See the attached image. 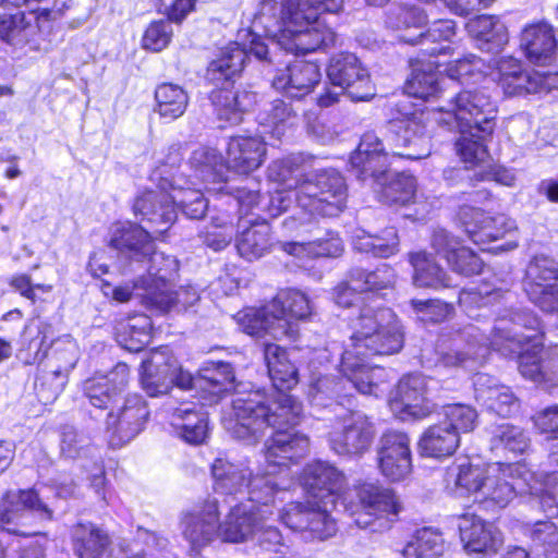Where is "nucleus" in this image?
<instances>
[{"label":"nucleus","instance_id":"nucleus-45","mask_svg":"<svg viewBox=\"0 0 558 558\" xmlns=\"http://www.w3.org/2000/svg\"><path fill=\"white\" fill-rule=\"evenodd\" d=\"M270 233V226L266 221L254 222L243 229L235 240L239 254L247 260L260 258L271 246Z\"/></svg>","mask_w":558,"mask_h":558},{"label":"nucleus","instance_id":"nucleus-15","mask_svg":"<svg viewBox=\"0 0 558 558\" xmlns=\"http://www.w3.org/2000/svg\"><path fill=\"white\" fill-rule=\"evenodd\" d=\"M335 506L315 501L290 502L279 517L286 526L302 533L303 537L324 541L337 532L336 521L329 513Z\"/></svg>","mask_w":558,"mask_h":558},{"label":"nucleus","instance_id":"nucleus-31","mask_svg":"<svg viewBox=\"0 0 558 558\" xmlns=\"http://www.w3.org/2000/svg\"><path fill=\"white\" fill-rule=\"evenodd\" d=\"M268 177L280 185L271 193L268 207L270 215L277 216L295 202L294 192L303 180L299 168L290 159L274 161L268 168Z\"/></svg>","mask_w":558,"mask_h":558},{"label":"nucleus","instance_id":"nucleus-14","mask_svg":"<svg viewBox=\"0 0 558 558\" xmlns=\"http://www.w3.org/2000/svg\"><path fill=\"white\" fill-rule=\"evenodd\" d=\"M36 517L44 520L52 518V511L41 502L33 489L8 492L0 504V523L8 532L17 535H35L32 531Z\"/></svg>","mask_w":558,"mask_h":558},{"label":"nucleus","instance_id":"nucleus-2","mask_svg":"<svg viewBox=\"0 0 558 558\" xmlns=\"http://www.w3.org/2000/svg\"><path fill=\"white\" fill-rule=\"evenodd\" d=\"M539 320L531 312L505 310L496 320L489 343L475 328L457 336L451 347L439 355L437 366L446 369L474 371L481 366L489 347L504 355H518L522 376L535 383H554L558 379V345L547 362L541 353Z\"/></svg>","mask_w":558,"mask_h":558},{"label":"nucleus","instance_id":"nucleus-25","mask_svg":"<svg viewBox=\"0 0 558 558\" xmlns=\"http://www.w3.org/2000/svg\"><path fill=\"white\" fill-rule=\"evenodd\" d=\"M265 60L268 53L266 44L258 37H253L248 51L234 43L223 48L219 57L213 60L207 69V78L219 86L240 73L244 66L247 53Z\"/></svg>","mask_w":558,"mask_h":558},{"label":"nucleus","instance_id":"nucleus-28","mask_svg":"<svg viewBox=\"0 0 558 558\" xmlns=\"http://www.w3.org/2000/svg\"><path fill=\"white\" fill-rule=\"evenodd\" d=\"M129 376V366L125 363H118L107 375L85 380L83 385L84 395L95 408H111L119 401L125 390Z\"/></svg>","mask_w":558,"mask_h":558},{"label":"nucleus","instance_id":"nucleus-52","mask_svg":"<svg viewBox=\"0 0 558 558\" xmlns=\"http://www.w3.org/2000/svg\"><path fill=\"white\" fill-rule=\"evenodd\" d=\"M271 307L283 316L292 326L293 338L295 329L292 319H304L311 315L312 306L308 298L299 290H286L279 292L271 301Z\"/></svg>","mask_w":558,"mask_h":558},{"label":"nucleus","instance_id":"nucleus-20","mask_svg":"<svg viewBox=\"0 0 558 558\" xmlns=\"http://www.w3.org/2000/svg\"><path fill=\"white\" fill-rule=\"evenodd\" d=\"M147 417L144 400L137 395L128 396L117 412L108 413L106 426L111 434V445L121 446L133 439L143 429Z\"/></svg>","mask_w":558,"mask_h":558},{"label":"nucleus","instance_id":"nucleus-53","mask_svg":"<svg viewBox=\"0 0 558 558\" xmlns=\"http://www.w3.org/2000/svg\"><path fill=\"white\" fill-rule=\"evenodd\" d=\"M294 110L283 100L271 101L259 114L260 124L269 129L274 137L280 140L295 123Z\"/></svg>","mask_w":558,"mask_h":558},{"label":"nucleus","instance_id":"nucleus-55","mask_svg":"<svg viewBox=\"0 0 558 558\" xmlns=\"http://www.w3.org/2000/svg\"><path fill=\"white\" fill-rule=\"evenodd\" d=\"M460 136L456 142V151L466 167H475L486 161L488 151L485 141L492 134H484L472 130V132H459Z\"/></svg>","mask_w":558,"mask_h":558},{"label":"nucleus","instance_id":"nucleus-43","mask_svg":"<svg viewBox=\"0 0 558 558\" xmlns=\"http://www.w3.org/2000/svg\"><path fill=\"white\" fill-rule=\"evenodd\" d=\"M75 553L80 558H102L109 549L110 538L92 523H78L73 527Z\"/></svg>","mask_w":558,"mask_h":558},{"label":"nucleus","instance_id":"nucleus-35","mask_svg":"<svg viewBox=\"0 0 558 558\" xmlns=\"http://www.w3.org/2000/svg\"><path fill=\"white\" fill-rule=\"evenodd\" d=\"M183 535L191 550L198 553L219 535V511L216 501L207 502L201 512L189 514L183 520Z\"/></svg>","mask_w":558,"mask_h":558},{"label":"nucleus","instance_id":"nucleus-41","mask_svg":"<svg viewBox=\"0 0 558 558\" xmlns=\"http://www.w3.org/2000/svg\"><path fill=\"white\" fill-rule=\"evenodd\" d=\"M439 61L416 60L412 63V73L404 85V92L412 97L429 99L437 97L441 90V82L437 69Z\"/></svg>","mask_w":558,"mask_h":558},{"label":"nucleus","instance_id":"nucleus-12","mask_svg":"<svg viewBox=\"0 0 558 558\" xmlns=\"http://www.w3.org/2000/svg\"><path fill=\"white\" fill-rule=\"evenodd\" d=\"M376 428L372 420L360 411H348L336 417L328 433L332 451L339 456L362 457L375 439Z\"/></svg>","mask_w":558,"mask_h":558},{"label":"nucleus","instance_id":"nucleus-46","mask_svg":"<svg viewBox=\"0 0 558 558\" xmlns=\"http://www.w3.org/2000/svg\"><path fill=\"white\" fill-rule=\"evenodd\" d=\"M471 35L482 41V49L498 51L508 43V31L505 24L492 15H481L468 23Z\"/></svg>","mask_w":558,"mask_h":558},{"label":"nucleus","instance_id":"nucleus-3","mask_svg":"<svg viewBox=\"0 0 558 558\" xmlns=\"http://www.w3.org/2000/svg\"><path fill=\"white\" fill-rule=\"evenodd\" d=\"M351 329L341 355V373L359 392L377 397L383 392L387 373L371 366L366 359L398 353L404 343L402 326L390 308L365 305L351 320Z\"/></svg>","mask_w":558,"mask_h":558},{"label":"nucleus","instance_id":"nucleus-9","mask_svg":"<svg viewBox=\"0 0 558 558\" xmlns=\"http://www.w3.org/2000/svg\"><path fill=\"white\" fill-rule=\"evenodd\" d=\"M435 122L458 132L476 130L493 134L496 125L497 106L483 89H463L440 107Z\"/></svg>","mask_w":558,"mask_h":558},{"label":"nucleus","instance_id":"nucleus-17","mask_svg":"<svg viewBox=\"0 0 558 558\" xmlns=\"http://www.w3.org/2000/svg\"><path fill=\"white\" fill-rule=\"evenodd\" d=\"M495 80L508 97L548 93L558 88V74L524 70L512 57H502L497 61Z\"/></svg>","mask_w":558,"mask_h":558},{"label":"nucleus","instance_id":"nucleus-4","mask_svg":"<svg viewBox=\"0 0 558 558\" xmlns=\"http://www.w3.org/2000/svg\"><path fill=\"white\" fill-rule=\"evenodd\" d=\"M447 482H453L477 501H490L500 508L506 507L517 493L538 497L545 511L558 507V485L550 487L547 482H539L519 463L482 464L463 460L448 470Z\"/></svg>","mask_w":558,"mask_h":558},{"label":"nucleus","instance_id":"nucleus-37","mask_svg":"<svg viewBox=\"0 0 558 558\" xmlns=\"http://www.w3.org/2000/svg\"><path fill=\"white\" fill-rule=\"evenodd\" d=\"M520 46L531 63H551L557 48L553 27L544 22L526 26L522 31Z\"/></svg>","mask_w":558,"mask_h":558},{"label":"nucleus","instance_id":"nucleus-60","mask_svg":"<svg viewBox=\"0 0 558 558\" xmlns=\"http://www.w3.org/2000/svg\"><path fill=\"white\" fill-rule=\"evenodd\" d=\"M445 421L448 427L453 428L458 436L460 433L472 432L477 424V412L468 404L454 403L444 407Z\"/></svg>","mask_w":558,"mask_h":558},{"label":"nucleus","instance_id":"nucleus-48","mask_svg":"<svg viewBox=\"0 0 558 558\" xmlns=\"http://www.w3.org/2000/svg\"><path fill=\"white\" fill-rule=\"evenodd\" d=\"M489 446L492 452L497 456L519 454L527 450L530 438L521 427L502 423L492 428Z\"/></svg>","mask_w":558,"mask_h":558},{"label":"nucleus","instance_id":"nucleus-5","mask_svg":"<svg viewBox=\"0 0 558 558\" xmlns=\"http://www.w3.org/2000/svg\"><path fill=\"white\" fill-rule=\"evenodd\" d=\"M342 5L343 0H262L259 15L282 26L272 35L281 49L305 54L335 44L336 34L323 13H337Z\"/></svg>","mask_w":558,"mask_h":558},{"label":"nucleus","instance_id":"nucleus-38","mask_svg":"<svg viewBox=\"0 0 558 558\" xmlns=\"http://www.w3.org/2000/svg\"><path fill=\"white\" fill-rule=\"evenodd\" d=\"M110 246L138 262L153 252L150 234L141 226L117 222L111 228Z\"/></svg>","mask_w":558,"mask_h":558},{"label":"nucleus","instance_id":"nucleus-16","mask_svg":"<svg viewBox=\"0 0 558 558\" xmlns=\"http://www.w3.org/2000/svg\"><path fill=\"white\" fill-rule=\"evenodd\" d=\"M180 162L179 154L171 156V163H161L150 174V180L161 190H167L171 203L175 208L192 219L203 218L206 214L208 203L199 190L192 189L190 182L177 173Z\"/></svg>","mask_w":558,"mask_h":558},{"label":"nucleus","instance_id":"nucleus-13","mask_svg":"<svg viewBox=\"0 0 558 558\" xmlns=\"http://www.w3.org/2000/svg\"><path fill=\"white\" fill-rule=\"evenodd\" d=\"M193 376L182 369L168 348L153 350L142 362L141 383L149 397H159L169 392L173 385L190 389Z\"/></svg>","mask_w":558,"mask_h":558},{"label":"nucleus","instance_id":"nucleus-21","mask_svg":"<svg viewBox=\"0 0 558 558\" xmlns=\"http://www.w3.org/2000/svg\"><path fill=\"white\" fill-rule=\"evenodd\" d=\"M378 468L392 482L404 480L412 470L410 439L401 432L388 430L379 440Z\"/></svg>","mask_w":558,"mask_h":558},{"label":"nucleus","instance_id":"nucleus-39","mask_svg":"<svg viewBox=\"0 0 558 558\" xmlns=\"http://www.w3.org/2000/svg\"><path fill=\"white\" fill-rule=\"evenodd\" d=\"M235 380L233 367L226 362H207L197 376H193L190 389H197L207 393L203 398L208 402H216L225 391L233 388Z\"/></svg>","mask_w":558,"mask_h":558},{"label":"nucleus","instance_id":"nucleus-11","mask_svg":"<svg viewBox=\"0 0 558 558\" xmlns=\"http://www.w3.org/2000/svg\"><path fill=\"white\" fill-rule=\"evenodd\" d=\"M327 75L332 86L340 88V92L328 89L320 95V107L336 104L343 92L355 101L368 100L374 96L368 72L353 53H339L332 57Z\"/></svg>","mask_w":558,"mask_h":558},{"label":"nucleus","instance_id":"nucleus-30","mask_svg":"<svg viewBox=\"0 0 558 558\" xmlns=\"http://www.w3.org/2000/svg\"><path fill=\"white\" fill-rule=\"evenodd\" d=\"M432 247L457 274L469 277L480 274L483 268L482 259L470 248L460 246L459 240L444 229L434 231Z\"/></svg>","mask_w":558,"mask_h":558},{"label":"nucleus","instance_id":"nucleus-61","mask_svg":"<svg viewBox=\"0 0 558 558\" xmlns=\"http://www.w3.org/2000/svg\"><path fill=\"white\" fill-rule=\"evenodd\" d=\"M456 35V23L451 20L435 21L426 32L420 31L416 34H403L400 39L404 43L415 45L417 43H441L450 41Z\"/></svg>","mask_w":558,"mask_h":558},{"label":"nucleus","instance_id":"nucleus-18","mask_svg":"<svg viewBox=\"0 0 558 558\" xmlns=\"http://www.w3.org/2000/svg\"><path fill=\"white\" fill-rule=\"evenodd\" d=\"M459 219L470 239L476 244H485L506 235L512 236L517 231L515 222L505 215L488 217L475 206L463 205L459 210ZM518 246V240L511 238L496 250L511 251Z\"/></svg>","mask_w":558,"mask_h":558},{"label":"nucleus","instance_id":"nucleus-33","mask_svg":"<svg viewBox=\"0 0 558 558\" xmlns=\"http://www.w3.org/2000/svg\"><path fill=\"white\" fill-rule=\"evenodd\" d=\"M57 348L53 357L59 362L58 366L43 376L40 390L49 386V393L43 396L45 402L54 400L63 390L66 384L69 372L75 366L78 360V347L75 340L66 335L56 342ZM41 391H39L40 393Z\"/></svg>","mask_w":558,"mask_h":558},{"label":"nucleus","instance_id":"nucleus-22","mask_svg":"<svg viewBox=\"0 0 558 558\" xmlns=\"http://www.w3.org/2000/svg\"><path fill=\"white\" fill-rule=\"evenodd\" d=\"M426 378L412 374L400 379L390 407L401 420H421L434 411V404L425 397Z\"/></svg>","mask_w":558,"mask_h":558},{"label":"nucleus","instance_id":"nucleus-51","mask_svg":"<svg viewBox=\"0 0 558 558\" xmlns=\"http://www.w3.org/2000/svg\"><path fill=\"white\" fill-rule=\"evenodd\" d=\"M155 99L160 117L173 121L180 118L189 105L187 93L179 85L163 83L156 88Z\"/></svg>","mask_w":558,"mask_h":558},{"label":"nucleus","instance_id":"nucleus-49","mask_svg":"<svg viewBox=\"0 0 558 558\" xmlns=\"http://www.w3.org/2000/svg\"><path fill=\"white\" fill-rule=\"evenodd\" d=\"M255 102V95L248 92L234 93L228 89H220L213 94V104L216 107L218 117L231 124L242 121V116Z\"/></svg>","mask_w":558,"mask_h":558},{"label":"nucleus","instance_id":"nucleus-62","mask_svg":"<svg viewBox=\"0 0 558 558\" xmlns=\"http://www.w3.org/2000/svg\"><path fill=\"white\" fill-rule=\"evenodd\" d=\"M416 193V179L407 173L397 174L383 189V197L385 202L390 204L410 203Z\"/></svg>","mask_w":558,"mask_h":558},{"label":"nucleus","instance_id":"nucleus-34","mask_svg":"<svg viewBox=\"0 0 558 558\" xmlns=\"http://www.w3.org/2000/svg\"><path fill=\"white\" fill-rule=\"evenodd\" d=\"M320 78V69L316 63L295 61L286 69L278 71L272 81V86L291 97H301L311 93Z\"/></svg>","mask_w":558,"mask_h":558},{"label":"nucleus","instance_id":"nucleus-57","mask_svg":"<svg viewBox=\"0 0 558 558\" xmlns=\"http://www.w3.org/2000/svg\"><path fill=\"white\" fill-rule=\"evenodd\" d=\"M141 262L148 264L147 277L142 278L141 283H143V281H159L165 287L166 282H170L179 269L178 262L173 256L157 252L154 246L153 252H150L146 258H142Z\"/></svg>","mask_w":558,"mask_h":558},{"label":"nucleus","instance_id":"nucleus-23","mask_svg":"<svg viewBox=\"0 0 558 558\" xmlns=\"http://www.w3.org/2000/svg\"><path fill=\"white\" fill-rule=\"evenodd\" d=\"M133 213L141 216L142 221L149 223V228L157 235H162L175 221L177 208L171 203L167 190H145L134 199Z\"/></svg>","mask_w":558,"mask_h":558},{"label":"nucleus","instance_id":"nucleus-24","mask_svg":"<svg viewBox=\"0 0 558 558\" xmlns=\"http://www.w3.org/2000/svg\"><path fill=\"white\" fill-rule=\"evenodd\" d=\"M458 526L460 539L468 553L495 555L504 544L499 529L476 514L461 515Z\"/></svg>","mask_w":558,"mask_h":558},{"label":"nucleus","instance_id":"nucleus-54","mask_svg":"<svg viewBox=\"0 0 558 558\" xmlns=\"http://www.w3.org/2000/svg\"><path fill=\"white\" fill-rule=\"evenodd\" d=\"M353 245L360 252L372 253L377 257H389L398 252L399 239L395 228L385 229L380 235L362 231L355 235Z\"/></svg>","mask_w":558,"mask_h":558},{"label":"nucleus","instance_id":"nucleus-8","mask_svg":"<svg viewBox=\"0 0 558 558\" xmlns=\"http://www.w3.org/2000/svg\"><path fill=\"white\" fill-rule=\"evenodd\" d=\"M278 489L277 482L253 480L247 500L232 507L223 522L219 523L221 539L228 543H244L254 538L262 524L272 515L270 504L274 502Z\"/></svg>","mask_w":558,"mask_h":558},{"label":"nucleus","instance_id":"nucleus-59","mask_svg":"<svg viewBox=\"0 0 558 558\" xmlns=\"http://www.w3.org/2000/svg\"><path fill=\"white\" fill-rule=\"evenodd\" d=\"M527 535L547 558H558V526L554 522L538 521L527 530Z\"/></svg>","mask_w":558,"mask_h":558},{"label":"nucleus","instance_id":"nucleus-44","mask_svg":"<svg viewBox=\"0 0 558 558\" xmlns=\"http://www.w3.org/2000/svg\"><path fill=\"white\" fill-rule=\"evenodd\" d=\"M413 267V282L420 288H444L450 286L446 271L435 262L432 254L417 251L409 254Z\"/></svg>","mask_w":558,"mask_h":558},{"label":"nucleus","instance_id":"nucleus-32","mask_svg":"<svg viewBox=\"0 0 558 558\" xmlns=\"http://www.w3.org/2000/svg\"><path fill=\"white\" fill-rule=\"evenodd\" d=\"M171 426L174 434L189 445H202L209 434L208 414L204 404L182 402L174 409Z\"/></svg>","mask_w":558,"mask_h":558},{"label":"nucleus","instance_id":"nucleus-56","mask_svg":"<svg viewBox=\"0 0 558 558\" xmlns=\"http://www.w3.org/2000/svg\"><path fill=\"white\" fill-rule=\"evenodd\" d=\"M353 275V287L362 293L391 288L396 282V272L387 264H381L373 271L362 268L351 270Z\"/></svg>","mask_w":558,"mask_h":558},{"label":"nucleus","instance_id":"nucleus-6","mask_svg":"<svg viewBox=\"0 0 558 558\" xmlns=\"http://www.w3.org/2000/svg\"><path fill=\"white\" fill-rule=\"evenodd\" d=\"M438 117L436 110L415 111L404 119L390 122V134L386 150L378 136L373 132L365 133L352 154L350 163L356 170V177L365 180L373 178L378 184L389 166V155L408 159H421L430 155V122Z\"/></svg>","mask_w":558,"mask_h":558},{"label":"nucleus","instance_id":"nucleus-50","mask_svg":"<svg viewBox=\"0 0 558 558\" xmlns=\"http://www.w3.org/2000/svg\"><path fill=\"white\" fill-rule=\"evenodd\" d=\"M554 281H558V264L547 256H536L526 268L524 291L527 295L537 298L542 294V289L553 284Z\"/></svg>","mask_w":558,"mask_h":558},{"label":"nucleus","instance_id":"nucleus-64","mask_svg":"<svg viewBox=\"0 0 558 558\" xmlns=\"http://www.w3.org/2000/svg\"><path fill=\"white\" fill-rule=\"evenodd\" d=\"M256 535V558H272L274 555L283 554V549L287 546L283 543L280 531L277 527L267 525V521H265L262 524V529L257 531Z\"/></svg>","mask_w":558,"mask_h":558},{"label":"nucleus","instance_id":"nucleus-27","mask_svg":"<svg viewBox=\"0 0 558 558\" xmlns=\"http://www.w3.org/2000/svg\"><path fill=\"white\" fill-rule=\"evenodd\" d=\"M342 484V473L330 463L316 461L304 469L303 486L311 498L307 501L336 505Z\"/></svg>","mask_w":558,"mask_h":558},{"label":"nucleus","instance_id":"nucleus-7","mask_svg":"<svg viewBox=\"0 0 558 558\" xmlns=\"http://www.w3.org/2000/svg\"><path fill=\"white\" fill-rule=\"evenodd\" d=\"M347 184L344 178L336 170H322L304 179L294 192L299 216H291L283 221L288 231L300 229L312 218L336 217L345 207Z\"/></svg>","mask_w":558,"mask_h":558},{"label":"nucleus","instance_id":"nucleus-10","mask_svg":"<svg viewBox=\"0 0 558 558\" xmlns=\"http://www.w3.org/2000/svg\"><path fill=\"white\" fill-rule=\"evenodd\" d=\"M354 497L345 509L359 527L372 532L389 530L401 510L393 493L374 482L356 485Z\"/></svg>","mask_w":558,"mask_h":558},{"label":"nucleus","instance_id":"nucleus-42","mask_svg":"<svg viewBox=\"0 0 558 558\" xmlns=\"http://www.w3.org/2000/svg\"><path fill=\"white\" fill-rule=\"evenodd\" d=\"M459 446L460 436H458V433L442 422L426 428L418 440L421 454L434 459L452 456Z\"/></svg>","mask_w":558,"mask_h":558},{"label":"nucleus","instance_id":"nucleus-36","mask_svg":"<svg viewBox=\"0 0 558 558\" xmlns=\"http://www.w3.org/2000/svg\"><path fill=\"white\" fill-rule=\"evenodd\" d=\"M142 289L144 293L141 295L146 307L159 313H167L178 308L190 306L198 299L196 291L192 288H180L172 290L171 283L166 282L163 287L159 281H143Z\"/></svg>","mask_w":558,"mask_h":558},{"label":"nucleus","instance_id":"nucleus-47","mask_svg":"<svg viewBox=\"0 0 558 558\" xmlns=\"http://www.w3.org/2000/svg\"><path fill=\"white\" fill-rule=\"evenodd\" d=\"M446 549L442 533L426 526L415 531L403 548L404 558H439Z\"/></svg>","mask_w":558,"mask_h":558},{"label":"nucleus","instance_id":"nucleus-26","mask_svg":"<svg viewBox=\"0 0 558 558\" xmlns=\"http://www.w3.org/2000/svg\"><path fill=\"white\" fill-rule=\"evenodd\" d=\"M235 319L240 328L253 337L293 338L291 324L283 316H279L271 307V302L259 308H245L238 313Z\"/></svg>","mask_w":558,"mask_h":558},{"label":"nucleus","instance_id":"nucleus-19","mask_svg":"<svg viewBox=\"0 0 558 558\" xmlns=\"http://www.w3.org/2000/svg\"><path fill=\"white\" fill-rule=\"evenodd\" d=\"M268 471L264 475H253L246 461L231 462L225 458H217L211 464V474L214 477V489L222 495H238L247 490L250 496L251 482L256 478L269 480L276 482L274 474L277 469L288 468L291 463H296L300 459H294L288 463H270L267 458Z\"/></svg>","mask_w":558,"mask_h":558},{"label":"nucleus","instance_id":"nucleus-40","mask_svg":"<svg viewBox=\"0 0 558 558\" xmlns=\"http://www.w3.org/2000/svg\"><path fill=\"white\" fill-rule=\"evenodd\" d=\"M476 398L500 416H509L519 409L518 400L510 388L499 385L487 374H477L474 380Z\"/></svg>","mask_w":558,"mask_h":558},{"label":"nucleus","instance_id":"nucleus-1","mask_svg":"<svg viewBox=\"0 0 558 558\" xmlns=\"http://www.w3.org/2000/svg\"><path fill=\"white\" fill-rule=\"evenodd\" d=\"M264 359L278 391L267 403L257 395L235 398L225 426L234 438L248 444L256 442L267 428H274L266 442V458L270 463H288L304 458L310 448L308 438L290 428L300 422L302 404L283 392L296 385L298 371L278 344L265 343Z\"/></svg>","mask_w":558,"mask_h":558},{"label":"nucleus","instance_id":"nucleus-58","mask_svg":"<svg viewBox=\"0 0 558 558\" xmlns=\"http://www.w3.org/2000/svg\"><path fill=\"white\" fill-rule=\"evenodd\" d=\"M49 325L47 324H29L25 327L22 336V343L25 347V351L31 352L34 350V354L27 353V356L23 357L25 364L33 365L39 363L46 356V349L43 348L47 340V330Z\"/></svg>","mask_w":558,"mask_h":558},{"label":"nucleus","instance_id":"nucleus-63","mask_svg":"<svg viewBox=\"0 0 558 558\" xmlns=\"http://www.w3.org/2000/svg\"><path fill=\"white\" fill-rule=\"evenodd\" d=\"M31 24L25 21L24 13L0 16V37L12 45L28 41Z\"/></svg>","mask_w":558,"mask_h":558},{"label":"nucleus","instance_id":"nucleus-29","mask_svg":"<svg viewBox=\"0 0 558 558\" xmlns=\"http://www.w3.org/2000/svg\"><path fill=\"white\" fill-rule=\"evenodd\" d=\"M266 143L260 136H232L227 146L226 165L230 171L248 175L265 161Z\"/></svg>","mask_w":558,"mask_h":558}]
</instances>
